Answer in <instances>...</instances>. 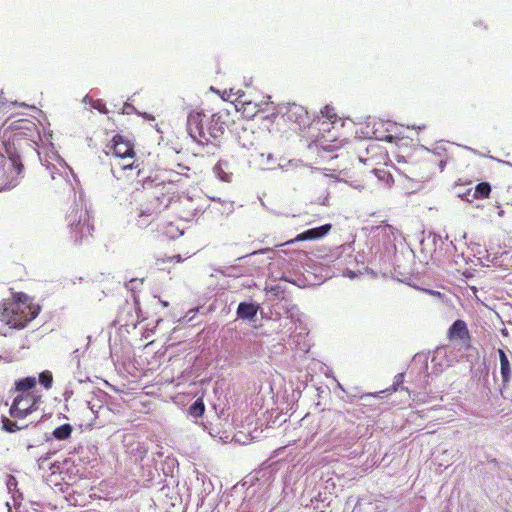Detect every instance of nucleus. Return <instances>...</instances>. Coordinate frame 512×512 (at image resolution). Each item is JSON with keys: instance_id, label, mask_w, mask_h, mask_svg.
I'll return each instance as SVG.
<instances>
[{"instance_id": "1", "label": "nucleus", "mask_w": 512, "mask_h": 512, "mask_svg": "<svg viewBox=\"0 0 512 512\" xmlns=\"http://www.w3.org/2000/svg\"><path fill=\"white\" fill-rule=\"evenodd\" d=\"M41 306L23 292H15L1 303L0 319L14 329H23L40 313Z\"/></svg>"}, {"instance_id": "2", "label": "nucleus", "mask_w": 512, "mask_h": 512, "mask_svg": "<svg viewBox=\"0 0 512 512\" xmlns=\"http://www.w3.org/2000/svg\"><path fill=\"white\" fill-rule=\"evenodd\" d=\"M105 151L107 155L112 154L119 159L113 169L117 179H130L139 177L142 162L135 159L136 152L133 143L122 135H115Z\"/></svg>"}, {"instance_id": "3", "label": "nucleus", "mask_w": 512, "mask_h": 512, "mask_svg": "<svg viewBox=\"0 0 512 512\" xmlns=\"http://www.w3.org/2000/svg\"><path fill=\"white\" fill-rule=\"evenodd\" d=\"M135 201L136 205L132 208V214L136 225L140 228L157 221L161 212L166 208L160 197L144 191L135 194Z\"/></svg>"}, {"instance_id": "4", "label": "nucleus", "mask_w": 512, "mask_h": 512, "mask_svg": "<svg viewBox=\"0 0 512 512\" xmlns=\"http://www.w3.org/2000/svg\"><path fill=\"white\" fill-rule=\"evenodd\" d=\"M445 161L441 156L431 150H427L420 159L411 167L412 179L418 182L429 181L437 172H442Z\"/></svg>"}, {"instance_id": "5", "label": "nucleus", "mask_w": 512, "mask_h": 512, "mask_svg": "<svg viewBox=\"0 0 512 512\" xmlns=\"http://www.w3.org/2000/svg\"><path fill=\"white\" fill-rule=\"evenodd\" d=\"M67 221L70 226L71 239L74 243H82L92 236L94 227L90 223V215L87 210L71 207L67 214Z\"/></svg>"}, {"instance_id": "6", "label": "nucleus", "mask_w": 512, "mask_h": 512, "mask_svg": "<svg viewBox=\"0 0 512 512\" xmlns=\"http://www.w3.org/2000/svg\"><path fill=\"white\" fill-rule=\"evenodd\" d=\"M41 402L42 396L38 393L17 394L9 409V415L12 418L24 419L37 411Z\"/></svg>"}, {"instance_id": "7", "label": "nucleus", "mask_w": 512, "mask_h": 512, "mask_svg": "<svg viewBox=\"0 0 512 512\" xmlns=\"http://www.w3.org/2000/svg\"><path fill=\"white\" fill-rule=\"evenodd\" d=\"M23 165L20 156L9 154L8 160L0 162V191L16 185L18 176L22 173Z\"/></svg>"}, {"instance_id": "8", "label": "nucleus", "mask_w": 512, "mask_h": 512, "mask_svg": "<svg viewBox=\"0 0 512 512\" xmlns=\"http://www.w3.org/2000/svg\"><path fill=\"white\" fill-rule=\"evenodd\" d=\"M447 337L450 341L458 343L462 348H471V334L464 320L458 319L448 329Z\"/></svg>"}, {"instance_id": "9", "label": "nucleus", "mask_w": 512, "mask_h": 512, "mask_svg": "<svg viewBox=\"0 0 512 512\" xmlns=\"http://www.w3.org/2000/svg\"><path fill=\"white\" fill-rule=\"evenodd\" d=\"M201 114L200 113H191L188 116V130L190 136L193 138L195 142L200 145H205L208 143V138L202 128L200 126L201 122Z\"/></svg>"}, {"instance_id": "10", "label": "nucleus", "mask_w": 512, "mask_h": 512, "mask_svg": "<svg viewBox=\"0 0 512 512\" xmlns=\"http://www.w3.org/2000/svg\"><path fill=\"white\" fill-rule=\"evenodd\" d=\"M331 228H332L331 224H325L320 227L308 229V230L298 234L294 239L287 241L286 244L294 243V242H298V241L315 240V239L322 238L331 230Z\"/></svg>"}, {"instance_id": "11", "label": "nucleus", "mask_w": 512, "mask_h": 512, "mask_svg": "<svg viewBox=\"0 0 512 512\" xmlns=\"http://www.w3.org/2000/svg\"><path fill=\"white\" fill-rule=\"evenodd\" d=\"M498 355L500 360V373L502 378V386L504 388L509 386L512 377V368L510 361L502 349H498Z\"/></svg>"}, {"instance_id": "12", "label": "nucleus", "mask_w": 512, "mask_h": 512, "mask_svg": "<svg viewBox=\"0 0 512 512\" xmlns=\"http://www.w3.org/2000/svg\"><path fill=\"white\" fill-rule=\"evenodd\" d=\"M236 109L241 111L243 116L247 119L253 118L258 112V105L252 101L243 100L242 96L236 100Z\"/></svg>"}, {"instance_id": "13", "label": "nucleus", "mask_w": 512, "mask_h": 512, "mask_svg": "<svg viewBox=\"0 0 512 512\" xmlns=\"http://www.w3.org/2000/svg\"><path fill=\"white\" fill-rule=\"evenodd\" d=\"M37 381L33 376L19 379L15 382V392L17 394H34Z\"/></svg>"}, {"instance_id": "14", "label": "nucleus", "mask_w": 512, "mask_h": 512, "mask_svg": "<svg viewBox=\"0 0 512 512\" xmlns=\"http://www.w3.org/2000/svg\"><path fill=\"white\" fill-rule=\"evenodd\" d=\"M258 311V306L252 303L242 302L237 308V316L241 319H253Z\"/></svg>"}, {"instance_id": "15", "label": "nucleus", "mask_w": 512, "mask_h": 512, "mask_svg": "<svg viewBox=\"0 0 512 512\" xmlns=\"http://www.w3.org/2000/svg\"><path fill=\"white\" fill-rule=\"evenodd\" d=\"M491 193V185L488 182L478 183L473 192V198L476 200L487 199Z\"/></svg>"}, {"instance_id": "16", "label": "nucleus", "mask_w": 512, "mask_h": 512, "mask_svg": "<svg viewBox=\"0 0 512 512\" xmlns=\"http://www.w3.org/2000/svg\"><path fill=\"white\" fill-rule=\"evenodd\" d=\"M73 428L70 424H63L53 430V436L57 440H66L72 434Z\"/></svg>"}, {"instance_id": "17", "label": "nucleus", "mask_w": 512, "mask_h": 512, "mask_svg": "<svg viewBox=\"0 0 512 512\" xmlns=\"http://www.w3.org/2000/svg\"><path fill=\"white\" fill-rule=\"evenodd\" d=\"M28 425L19 426L15 421H12L6 416L1 417V428L8 433H14L21 429L27 428Z\"/></svg>"}, {"instance_id": "18", "label": "nucleus", "mask_w": 512, "mask_h": 512, "mask_svg": "<svg viewBox=\"0 0 512 512\" xmlns=\"http://www.w3.org/2000/svg\"><path fill=\"white\" fill-rule=\"evenodd\" d=\"M189 414L195 418H199L203 416L205 412V405L202 401V399H197L188 410Z\"/></svg>"}, {"instance_id": "19", "label": "nucleus", "mask_w": 512, "mask_h": 512, "mask_svg": "<svg viewBox=\"0 0 512 512\" xmlns=\"http://www.w3.org/2000/svg\"><path fill=\"white\" fill-rule=\"evenodd\" d=\"M321 116L328 119L331 123H335L338 120V116L331 106H325L323 109H321Z\"/></svg>"}, {"instance_id": "20", "label": "nucleus", "mask_w": 512, "mask_h": 512, "mask_svg": "<svg viewBox=\"0 0 512 512\" xmlns=\"http://www.w3.org/2000/svg\"><path fill=\"white\" fill-rule=\"evenodd\" d=\"M39 382L46 389H50L53 383V376L50 371H44L39 375Z\"/></svg>"}, {"instance_id": "21", "label": "nucleus", "mask_w": 512, "mask_h": 512, "mask_svg": "<svg viewBox=\"0 0 512 512\" xmlns=\"http://www.w3.org/2000/svg\"><path fill=\"white\" fill-rule=\"evenodd\" d=\"M181 260H182V258H181V255H179V254L173 255L172 257H169L167 259V261H169V262H176V263H179Z\"/></svg>"}, {"instance_id": "22", "label": "nucleus", "mask_w": 512, "mask_h": 512, "mask_svg": "<svg viewBox=\"0 0 512 512\" xmlns=\"http://www.w3.org/2000/svg\"><path fill=\"white\" fill-rule=\"evenodd\" d=\"M294 109H296L297 111H299V115L300 117H304V118H307V112L303 110V108L301 107H297V106H294Z\"/></svg>"}, {"instance_id": "23", "label": "nucleus", "mask_w": 512, "mask_h": 512, "mask_svg": "<svg viewBox=\"0 0 512 512\" xmlns=\"http://www.w3.org/2000/svg\"><path fill=\"white\" fill-rule=\"evenodd\" d=\"M137 279H131L128 284H127V287H130L131 289H133V284L136 283Z\"/></svg>"}, {"instance_id": "24", "label": "nucleus", "mask_w": 512, "mask_h": 512, "mask_svg": "<svg viewBox=\"0 0 512 512\" xmlns=\"http://www.w3.org/2000/svg\"><path fill=\"white\" fill-rule=\"evenodd\" d=\"M62 180L64 181L65 184H68V181L64 177H62Z\"/></svg>"}, {"instance_id": "25", "label": "nucleus", "mask_w": 512, "mask_h": 512, "mask_svg": "<svg viewBox=\"0 0 512 512\" xmlns=\"http://www.w3.org/2000/svg\"><path fill=\"white\" fill-rule=\"evenodd\" d=\"M157 262H162V263H164V262H165V259H161V260H160V259H158V260H157Z\"/></svg>"}]
</instances>
